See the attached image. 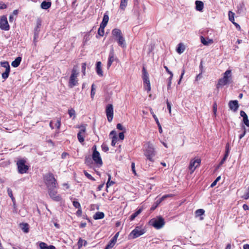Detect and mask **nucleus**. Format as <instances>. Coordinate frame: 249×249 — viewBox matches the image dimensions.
Masks as SVG:
<instances>
[{
  "mask_svg": "<svg viewBox=\"0 0 249 249\" xmlns=\"http://www.w3.org/2000/svg\"><path fill=\"white\" fill-rule=\"evenodd\" d=\"M143 154L147 160L152 162L154 161V158L156 155V151L154 145L150 142H147L146 143Z\"/></svg>",
  "mask_w": 249,
  "mask_h": 249,
  "instance_id": "obj_1",
  "label": "nucleus"
},
{
  "mask_svg": "<svg viewBox=\"0 0 249 249\" xmlns=\"http://www.w3.org/2000/svg\"><path fill=\"white\" fill-rule=\"evenodd\" d=\"M111 36L112 40L116 42L119 46L122 47L124 46V40L123 37V34L121 30L118 28L113 29L111 31Z\"/></svg>",
  "mask_w": 249,
  "mask_h": 249,
  "instance_id": "obj_2",
  "label": "nucleus"
},
{
  "mask_svg": "<svg viewBox=\"0 0 249 249\" xmlns=\"http://www.w3.org/2000/svg\"><path fill=\"white\" fill-rule=\"evenodd\" d=\"M44 180L48 189L57 188V181L52 173H49L44 175Z\"/></svg>",
  "mask_w": 249,
  "mask_h": 249,
  "instance_id": "obj_3",
  "label": "nucleus"
},
{
  "mask_svg": "<svg viewBox=\"0 0 249 249\" xmlns=\"http://www.w3.org/2000/svg\"><path fill=\"white\" fill-rule=\"evenodd\" d=\"M231 79V70H227L223 74L222 78L219 79L216 85V88L219 89L228 84Z\"/></svg>",
  "mask_w": 249,
  "mask_h": 249,
  "instance_id": "obj_4",
  "label": "nucleus"
},
{
  "mask_svg": "<svg viewBox=\"0 0 249 249\" xmlns=\"http://www.w3.org/2000/svg\"><path fill=\"white\" fill-rule=\"evenodd\" d=\"M78 75V72L77 71L76 67L74 66L71 71V73L69 82V86L70 88H72L78 84V80L77 78Z\"/></svg>",
  "mask_w": 249,
  "mask_h": 249,
  "instance_id": "obj_5",
  "label": "nucleus"
},
{
  "mask_svg": "<svg viewBox=\"0 0 249 249\" xmlns=\"http://www.w3.org/2000/svg\"><path fill=\"white\" fill-rule=\"evenodd\" d=\"M146 232L145 229L142 227H136L129 234L128 239H133L136 238Z\"/></svg>",
  "mask_w": 249,
  "mask_h": 249,
  "instance_id": "obj_6",
  "label": "nucleus"
},
{
  "mask_svg": "<svg viewBox=\"0 0 249 249\" xmlns=\"http://www.w3.org/2000/svg\"><path fill=\"white\" fill-rule=\"evenodd\" d=\"M92 149L93 150V153L92 155V158L94 162L97 165L98 167H100L103 165V162L100 156L99 152L97 150L96 145H94Z\"/></svg>",
  "mask_w": 249,
  "mask_h": 249,
  "instance_id": "obj_7",
  "label": "nucleus"
},
{
  "mask_svg": "<svg viewBox=\"0 0 249 249\" xmlns=\"http://www.w3.org/2000/svg\"><path fill=\"white\" fill-rule=\"evenodd\" d=\"M150 224L156 229H161L165 224L164 219L161 217H157L155 218H153L150 221Z\"/></svg>",
  "mask_w": 249,
  "mask_h": 249,
  "instance_id": "obj_8",
  "label": "nucleus"
},
{
  "mask_svg": "<svg viewBox=\"0 0 249 249\" xmlns=\"http://www.w3.org/2000/svg\"><path fill=\"white\" fill-rule=\"evenodd\" d=\"M26 161L24 160L21 159L17 161L18 171L20 174L26 173L29 169L28 165L25 164Z\"/></svg>",
  "mask_w": 249,
  "mask_h": 249,
  "instance_id": "obj_9",
  "label": "nucleus"
},
{
  "mask_svg": "<svg viewBox=\"0 0 249 249\" xmlns=\"http://www.w3.org/2000/svg\"><path fill=\"white\" fill-rule=\"evenodd\" d=\"M200 162L201 160L198 158H195L191 160L188 167L190 171V174H192L196 169L200 165Z\"/></svg>",
  "mask_w": 249,
  "mask_h": 249,
  "instance_id": "obj_10",
  "label": "nucleus"
},
{
  "mask_svg": "<svg viewBox=\"0 0 249 249\" xmlns=\"http://www.w3.org/2000/svg\"><path fill=\"white\" fill-rule=\"evenodd\" d=\"M86 124H82L80 126H77V128L80 129L77 134V139L80 143H83L85 141L86 137L85 132L86 130Z\"/></svg>",
  "mask_w": 249,
  "mask_h": 249,
  "instance_id": "obj_11",
  "label": "nucleus"
},
{
  "mask_svg": "<svg viewBox=\"0 0 249 249\" xmlns=\"http://www.w3.org/2000/svg\"><path fill=\"white\" fill-rule=\"evenodd\" d=\"M56 188H53L48 189V194L50 197L55 201H60L62 199V197L59 195L57 194V191L55 189Z\"/></svg>",
  "mask_w": 249,
  "mask_h": 249,
  "instance_id": "obj_12",
  "label": "nucleus"
},
{
  "mask_svg": "<svg viewBox=\"0 0 249 249\" xmlns=\"http://www.w3.org/2000/svg\"><path fill=\"white\" fill-rule=\"evenodd\" d=\"M1 67L5 68V71L2 73V78L5 80L9 76L10 71V67L8 62L4 61L0 63Z\"/></svg>",
  "mask_w": 249,
  "mask_h": 249,
  "instance_id": "obj_13",
  "label": "nucleus"
},
{
  "mask_svg": "<svg viewBox=\"0 0 249 249\" xmlns=\"http://www.w3.org/2000/svg\"><path fill=\"white\" fill-rule=\"evenodd\" d=\"M106 113L109 122L112 121L113 118V107L111 104H108L106 108Z\"/></svg>",
  "mask_w": 249,
  "mask_h": 249,
  "instance_id": "obj_14",
  "label": "nucleus"
},
{
  "mask_svg": "<svg viewBox=\"0 0 249 249\" xmlns=\"http://www.w3.org/2000/svg\"><path fill=\"white\" fill-rule=\"evenodd\" d=\"M0 28L5 31H8L10 29L6 16L1 17L0 18Z\"/></svg>",
  "mask_w": 249,
  "mask_h": 249,
  "instance_id": "obj_15",
  "label": "nucleus"
},
{
  "mask_svg": "<svg viewBox=\"0 0 249 249\" xmlns=\"http://www.w3.org/2000/svg\"><path fill=\"white\" fill-rule=\"evenodd\" d=\"M173 196V195H172V194L165 195L163 196L161 198H160L159 199L157 200L155 202V203L153 204V205L151 208V210H154L162 201L164 200L166 198H167L168 197H171Z\"/></svg>",
  "mask_w": 249,
  "mask_h": 249,
  "instance_id": "obj_16",
  "label": "nucleus"
},
{
  "mask_svg": "<svg viewBox=\"0 0 249 249\" xmlns=\"http://www.w3.org/2000/svg\"><path fill=\"white\" fill-rule=\"evenodd\" d=\"M109 137L112 139L111 145L114 146L117 142H118L120 141H118L119 137L117 136V132L115 130H112L109 134Z\"/></svg>",
  "mask_w": 249,
  "mask_h": 249,
  "instance_id": "obj_17",
  "label": "nucleus"
},
{
  "mask_svg": "<svg viewBox=\"0 0 249 249\" xmlns=\"http://www.w3.org/2000/svg\"><path fill=\"white\" fill-rule=\"evenodd\" d=\"M115 60V57L114 56V50L112 48L109 52L108 59L107 61V67L108 69L111 65H112L113 62Z\"/></svg>",
  "mask_w": 249,
  "mask_h": 249,
  "instance_id": "obj_18",
  "label": "nucleus"
},
{
  "mask_svg": "<svg viewBox=\"0 0 249 249\" xmlns=\"http://www.w3.org/2000/svg\"><path fill=\"white\" fill-rule=\"evenodd\" d=\"M230 108L234 112H236L239 107V105L237 100L230 101L229 103Z\"/></svg>",
  "mask_w": 249,
  "mask_h": 249,
  "instance_id": "obj_19",
  "label": "nucleus"
},
{
  "mask_svg": "<svg viewBox=\"0 0 249 249\" xmlns=\"http://www.w3.org/2000/svg\"><path fill=\"white\" fill-rule=\"evenodd\" d=\"M52 2L50 0H44L42 2L40 7L42 9L47 10L51 7Z\"/></svg>",
  "mask_w": 249,
  "mask_h": 249,
  "instance_id": "obj_20",
  "label": "nucleus"
},
{
  "mask_svg": "<svg viewBox=\"0 0 249 249\" xmlns=\"http://www.w3.org/2000/svg\"><path fill=\"white\" fill-rule=\"evenodd\" d=\"M196 9L197 11L201 12L204 8V3L202 1L196 0L195 1Z\"/></svg>",
  "mask_w": 249,
  "mask_h": 249,
  "instance_id": "obj_21",
  "label": "nucleus"
},
{
  "mask_svg": "<svg viewBox=\"0 0 249 249\" xmlns=\"http://www.w3.org/2000/svg\"><path fill=\"white\" fill-rule=\"evenodd\" d=\"M101 62L98 61L96 63V71L97 74L100 76H103V73L101 69Z\"/></svg>",
  "mask_w": 249,
  "mask_h": 249,
  "instance_id": "obj_22",
  "label": "nucleus"
},
{
  "mask_svg": "<svg viewBox=\"0 0 249 249\" xmlns=\"http://www.w3.org/2000/svg\"><path fill=\"white\" fill-rule=\"evenodd\" d=\"M39 248L40 249H55V247L53 245L48 246L44 242H40L39 243Z\"/></svg>",
  "mask_w": 249,
  "mask_h": 249,
  "instance_id": "obj_23",
  "label": "nucleus"
},
{
  "mask_svg": "<svg viewBox=\"0 0 249 249\" xmlns=\"http://www.w3.org/2000/svg\"><path fill=\"white\" fill-rule=\"evenodd\" d=\"M21 57H17L14 61L12 62V66L14 68L18 67L21 61Z\"/></svg>",
  "mask_w": 249,
  "mask_h": 249,
  "instance_id": "obj_24",
  "label": "nucleus"
},
{
  "mask_svg": "<svg viewBox=\"0 0 249 249\" xmlns=\"http://www.w3.org/2000/svg\"><path fill=\"white\" fill-rule=\"evenodd\" d=\"M204 213L205 211L203 209H198L195 212L196 217L200 216V220H202L203 219V217L201 216L204 214Z\"/></svg>",
  "mask_w": 249,
  "mask_h": 249,
  "instance_id": "obj_25",
  "label": "nucleus"
},
{
  "mask_svg": "<svg viewBox=\"0 0 249 249\" xmlns=\"http://www.w3.org/2000/svg\"><path fill=\"white\" fill-rule=\"evenodd\" d=\"M201 43L204 45H208L213 43V40L212 39H208L207 40L202 36L200 37Z\"/></svg>",
  "mask_w": 249,
  "mask_h": 249,
  "instance_id": "obj_26",
  "label": "nucleus"
},
{
  "mask_svg": "<svg viewBox=\"0 0 249 249\" xmlns=\"http://www.w3.org/2000/svg\"><path fill=\"white\" fill-rule=\"evenodd\" d=\"M105 216L104 213L98 212L93 215V218L95 220L103 219Z\"/></svg>",
  "mask_w": 249,
  "mask_h": 249,
  "instance_id": "obj_27",
  "label": "nucleus"
},
{
  "mask_svg": "<svg viewBox=\"0 0 249 249\" xmlns=\"http://www.w3.org/2000/svg\"><path fill=\"white\" fill-rule=\"evenodd\" d=\"M176 50L179 54L182 53L185 50L184 45L182 43H179Z\"/></svg>",
  "mask_w": 249,
  "mask_h": 249,
  "instance_id": "obj_28",
  "label": "nucleus"
},
{
  "mask_svg": "<svg viewBox=\"0 0 249 249\" xmlns=\"http://www.w3.org/2000/svg\"><path fill=\"white\" fill-rule=\"evenodd\" d=\"M142 209L140 208L136 212L133 213L130 216V220L131 221L133 220L142 211Z\"/></svg>",
  "mask_w": 249,
  "mask_h": 249,
  "instance_id": "obj_29",
  "label": "nucleus"
},
{
  "mask_svg": "<svg viewBox=\"0 0 249 249\" xmlns=\"http://www.w3.org/2000/svg\"><path fill=\"white\" fill-rule=\"evenodd\" d=\"M42 24V20L40 18H38L36 20V26L35 29V32H39L40 28Z\"/></svg>",
  "mask_w": 249,
  "mask_h": 249,
  "instance_id": "obj_30",
  "label": "nucleus"
},
{
  "mask_svg": "<svg viewBox=\"0 0 249 249\" xmlns=\"http://www.w3.org/2000/svg\"><path fill=\"white\" fill-rule=\"evenodd\" d=\"M21 228L22 231L25 233L29 232V225L27 223H23L21 225Z\"/></svg>",
  "mask_w": 249,
  "mask_h": 249,
  "instance_id": "obj_31",
  "label": "nucleus"
},
{
  "mask_svg": "<svg viewBox=\"0 0 249 249\" xmlns=\"http://www.w3.org/2000/svg\"><path fill=\"white\" fill-rule=\"evenodd\" d=\"M95 94V86L94 84L91 85L90 97L92 99L94 98V96Z\"/></svg>",
  "mask_w": 249,
  "mask_h": 249,
  "instance_id": "obj_32",
  "label": "nucleus"
},
{
  "mask_svg": "<svg viewBox=\"0 0 249 249\" xmlns=\"http://www.w3.org/2000/svg\"><path fill=\"white\" fill-rule=\"evenodd\" d=\"M242 128H243V133H242V134H241L239 135V139H240V140H241V139H242V138L244 137V136L245 135V134H246V133L247 131H248V129H246V128H245V125H243H243H242Z\"/></svg>",
  "mask_w": 249,
  "mask_h": 249,
  "instance_id": "obj_33",
  "label": "nucleus"
},
{
  "mask_svg": "<svg viewBox=\"0 0 249 249\" xmlns=\"http://www.w3.org/2000/svg\"><path fill=\"white\" fill-rule=\"evenodd\" d=\"M234 13H233L231 11H230L229 12V20L230 21H231V22H233L234 21Z\"/></svg>",
  "mask_w": 249,
  "mask_h": 249,
  "instance_id": "obj_34",
  "label": "nucleus"
},
{
  "mask_svg": "<svg viewBox=\"0 0 249 249\" xmlns=\"http://www.w3.org/2000/svg\"><path fill=\"white\" fill-rule=\"evenodd\" d=\"M243 122L244 124L248 128V130L249 132V120L248 119V117L243 118Z\"/></svg>",
  "mask_w": 249,
  "mask_h": 249,
  "instance_id": "obj_35",
  "label": "nucleus"
},
{
  "mask_svg": "<svg viewBox=\"0 0 249 249\" xmlns=\"http://www.w3.org/2000/svg\"><path fill=\"white\" fill-rule=\"evenodd\" d=\"M143 86L145 90H147L148 92L151 90V85L150 82L143 84Z\"/></svg>",
  "mask_w": 249,
  "mask_h": 249,
  "instance_id": "obj_36",
  "label": "nucleus"
},
{
  "mask_svg": "<svg viewBox=\"0 0 249 249\" xmlns=\"http://www.w3.org/2000/svg\"><path fill=\"white\" fill-rule=\"evenodd\" d=\"M229 154H228L227 153H225L224 157L221 160V161L220 162V163L218 165V167H220V166H221L225 162V161L227 160L228 157L229 156Z\"/></svg>",
  "mask_w": 249,
  "mask_h": 249,
  "instance_id": "obj_37",
  "label": "nucleus"
},
{
  "mask_svg": "<svg viewBox=\"0 0 249 249\" xmlns=\"http://www.w3.org/2000/svg\"><path fill=\"white\" fill-rule=\"evenodd\" d=\"M61 125V119L60 118H57L56 122L54 123V126L56 127L58 129L60 128Z\"/></svg>",
  "mask_w": 249,
  "mask_h": 249,
  "instance_id": "obj_38",
  "label": "nucleus"
},
{
  "mask_svg": "<svg viewBox=\"0 0 249 249\" xmlns=\"http://www.w3.org/2000/svg\"><path fill=\"white\" fill-rule=\"evenodd\" d=\"M108 181L107 183V188L109 186L113 185L114 183V182L113 181H110V179H111V176L110 175H108Z\"/></svg>",
  "mask_w": 249,
  "mask_h": 249,
  "instance_id": "obj_39",
  "label": "nucleus"
},
{
  "mask_svg": "<svg viewBox=\"0 0 249 249\" xmlns=\"http://www.w3.org/2000/svg\"><path fill=\"white\" fill-rule=\"evenodd\" d=\"M68 113H69L70 117H71L72 116H73V118L75 117V111L73 109L71 108V109H69L68 110Z\"/></svg>",
  "mask_w": 249,
  "mask_h": 249,
  "instance_id": "obj_40",
  "label": "nucleus"
},
{
  "mask_svg": "<svg viewBox=\"0 0 249 249\" xmlns=\"http://www.w3.org/2000/svg\"><path fill=\"white\" fill-rule=\"evenodd\" d=\"M108 20H109L108 15L107 14V12H106L104 15L102 21L107 23Z\"/></svg>",
  "mask_w": 249,
  "mask_h": 249,
  "instance_id": "obj_41",
  "label": "nucleus"
},
{
  "mask_svg": "<svg viewBox=\"0 0 249 249\" xmlns=\"http://www.w3.org/2000/svg\"><path fill=\"white\" fill-rule=\"evenodd\" d=\"M84 174L85 175V176L88 178L89 179H90L91 180H95V179L93 177H92L86 171H84Z\"/></svg>",
  "mask_w": 249,
  "mask_h": 249,
  "instance_id": "obj_42",
  "label": "nucleus"
},
{
  "mask_svg": "<svg viewBox=\"0 0 249 249\" xmlns=\"http://www.w3.org/2000/svg\"><path fill=\"white\" fill-rule=\"evenodd\" d=\"M72 204H73V206L75 208H77V209H79L80 208H81V205L77 201H76V200H73L72 201Z\"/></svg>",
  "mask_w": 249,
  "mask_h": 249,
  "instance_id": "obj_43",
  "label": "nucleus"
},
{
  "mask_svg": "<svg viewBox=\"0 0 249 249\" xmlns=\"http://www.w3.org/2000/svg\"><path fill=\"white\" fill-rule=\"evenodd\" d=\"M120 231L117 232L115 235L113 236V237L111 239V241L112 242H114L115 244L116 243L117 241V239L119 235Z\"/></svg>",
  "mask_w": 249,
  "mask_h": 249,
  "instance_id": "obj_44",
  "label": "nucleus"
},
{
  "mask_svg": "<svg viewBox=\"0 0 249 249\" xmlns=\"http://www.w3.org/2000/svg\"><path fill=\"white\" fill-rule=\"evenodd\" d=\"M115 244L114 242H112V241L110 240L105 249H110L114 246Z\"/></svg>",
  "mask_w": 249,
  "mask_h": 249,
  "instance_id": "obj_45",
  "label": "nucleus"
},
{
  "mask_svg": "<svg viewBox=\"0 0 249 249\" xmlns=\"http://www.w3.org/2000/svg\"><path fill=\"white\" fill-rule=\"evenodd\" d=\"M173 75H171L170 77L168 78V85H167V89H169L171 88V84H172V80L173 78Z\"/></svg>",
  "mask_w": 249,
  "mask_h": 249,
  "instance_id": "obj_46",
  "label": "nucleus"
},
{
  "mask_svg": "<svg viewBox=\"0 0 249 249\" xmlns=\"http://www.w3.org/2000/svg\"><path fill=\"white\" fill-rule=\"evenodd\" d=\"M104 29L99 27L98 30V35L101 36H103L104 35Z\"/></svg>",
  "mask_w": 249,
  "mask_h": 249,
  "instance_id": "obj_47",
  "label": "nucleus"
},
{
  "mask_svg": "<svg viewBox=\"0 0 249 249\" xmlns=\"http://www.w3.org/2000/svg\"><path fill=\"white\" fill-rule=\"evenodd\" d=\"M221 179V177L220 176H219L211 184V187H214V186L216 185L217 182Z\"/></svg>",
  "mask_w": 249,
  "mask_h": 249,
  "instance_id": "obj_48",
  "label": "nucleus"
},
{
  "mask_svg": "<svg viewBox=\"0 0 249 249\" xmlns=\"http://www.w3.org/2000/svg\"><path fill=\"white\" fill-rule=\"evenodd\" d=\"M101 147L102 150L104 151V152H107L109 150L108 147L106 144H102Z\"/></svg>",
  "mask_w": 249,
  "mask_h": 249,
  "instance_id": "obj_49",
  "label": "nucleus"
},
{
  "mask_svg": "<svg viewBox=\"0 0 249 249\" xmlns=\"http://www.w3.org/2000/svg\"><path fill=\"white\" fill-rule=\"evenodd\" d=\"M119 139L118 141H121V142H122L123 140H124V133L123 132H120L119 134Z\"/></svg>",
  "mask_w": 249,
  "mask_h": 249,
  "instance_id": "obj_50",
  "label": "nucleus"
},
{
  "mask_svg": "<svg viewBox=\"0 0 249 249\" xmlns=\"http://www.w3.org/2000/svg\"><path fill=\"white\" fill-rule=\"evenodd\" d=\"M142 77H148L149 76V74H148V72L146 71V70L144 67H143V68H142Z\"/></svg>",
  "mask_w": 249,
  "mask_h": 249,
  "instance_id": "obj_51",
  "label": "nucleus"
},
{
  "mask_svg": "<svg viewBox=\"0 0 249 249\" xmlns=\"http://www.w3.org/2000/svg\"><path fill=\"white\" fill-rule=\"evenodd\" d=\"M213 114L214 116H216V111H217V104L215 102L213 103Z\"/></svg>",
  "mask_w": 249,
  "mask_h": 249,
  "instance_id": "obj_52",
  "label": "nucleus"
},
{
  "mask_svg": "<svg viewBox=\"0 0 249 249\" xmlns=\"http://www.w3.org/2000/svg\"><path fill=\"white\" fill-rule=\"evenodd\" d=\"M86 69V63H83L82 64V72L84 75H85V71Z\"/></svg>",
  "mask_w": 249,
  "mask_h": 249,
  "instance_id": "obj_53",
  "label": "nucleus"
},
{
  "mask_svg": "<svg viewBox=\"0 0 249 249\" xmlns=\"http://www.w3.org/2000/svg\"><path fill=\"white\" fill-rule=\"evenodd\" d=\"M243 198L245 199H248L249 198V186L247 189V192L242 197Z\"/></svg>",
  "mask_w": 249,
  "mask_h": 249,
  "instance_id": "obj_54",
  "label": "nucleus"
},
{
  "mask_svg": "<svg viewBox=\"0 0 249 249\" xmlns=\"http://www.w3.org/2000/svg\"><path fill=\"white\" fill-rule=\"evenodd\" d=\"M131 170H132L133 174L135 175H136V170H135V163L134 162H132L131 163Z\"/></svg>",
  "mask_w": 249,
  "mask_h": 249,
  "instance_id": "obj_55",
  "label": "nucleus"
},
{
  "mask_svg": "<svg viewBox=\"0 0 249 249\" xmlns=\"http://www.w3.org/2000/svg\"><path fill=\"white\" fill-rule=\"evenodd\" d=\"M167 107L168 109L169 112L170 114L171 113V104L167 100Z\"/></svg>",
  "mask_w": 249,
  "mask_h": 249,
  "instance_id": "obj_56",
  "label": "nucleus"
},
{
  "mask_svg": "<svg viewBox=\"0 0 249 249\" xmlns=\"http://www.w3.org/2000/svg\"><path fill=\"white\" fill-rule=\"evenodd\" d=\"M7 193H8V196H9V197L10 198L12 197V196H13V193H12V191L9 188H8L7 189Z\"/></svg>",
  "mask_w": 249,
  "mask_h": 249,
  "instance_id": "obj_57",
  "label": "nucleus"
},
{
  "mask_svg": "<svg viewBox=\"0 0 249 249\" xmlns=\"http://www.w3.org/2000/svg\"><path fill=\"white\" fill-rule=\"evenodd\" d=\"M142 78L143 80V84L148 83V82H150L149 76L148 77H142Z\"/></svg>",
  "mask_w": 249,
  "mask_h": 249,
  "instance_id": "obj_58",
  "label": "nucleus"
},
{
  "mask_svg": "<svg viewBox=\"0 0 249 249\" xmlns=\"http://www.w3.org/2000/svg\"><path fill=\"white\" fill-rule=\"evenodd\" d=\"M240 116L243 117V119L248 117L246 112L243 110H241L240 112Z\"/></svg>",
  "mask_w": 249,
  "mask_h": 249,
  "instance_id": "obj_59",
  "label": "nucleus"
},
{
  "mask_svg": "<svg viewBox=\"0 0 249 249\" xmlns=\"http://www.w3.org/2000/svg\"><path fill=\"white\" fill-rule=\"evenodd\" d=\"M7 8V6L4 3L0 2V9H4Z\"/></svg>",
  "mask_w": 249,
  "mask_h": 249,
  "instance_id": "obj_60",
  "label": "nucleus"
},
{
  "mask_svg": "<svg viewBox=\"0 0 249 249\" xmlns=\"http://www.w3.org/2000/svg\"><path fill=\"white\" fill-rule=\"evenodd\" d=\"M164 68L165 69L166 72L167 73H168L170 75V76L171 75H173V74L172 72L169 70V69L168 68V67L167 66H164Z\"/></svg>",
  "mask_w": 249,
  "mask_h": 249,
  "instance_id": "obj_61",
  "label": "nucleus"
},
{
  "mask_svg": "<svg viewBox=\"0 0 249 249\" xmlns=\"http://www.w3.org/2000/svg\"><path fill=\"white\" fill-rule=\"evenodd\" d=\"M107 23H106V22H104L103 21H102V22L101 23L100 25V27L101 28H103L105 29V28L106 27L107 25Z\"/></svg>",
  "mask_w": 249,
  "mask_h": 249,
  "instance_id": "obj_62",
  "label": "nucleus"
},
{
  "mask_svg": "<svg viewBox=\"0 0 249 249\" xmlns=\"http://www.w3.org/2000/svg\"><path fill=\"white\" fill-rule=\"evenodd\" d=\"M152 116H153V118H154V120L156 121V124H157V125L159 124H160L159 121V120H158L157 117L156 116V115L154 114V113H152Z\"/></svg>",
  "mask_w": 249,
  "mask_h": 249,
  "instance_id": "obj_63",
  "label": "nucleus"
},
{
  "mask_svg": "<svg viewBox=\"0 0 249 249\" xmlns=\"http://www.w3.org/2000/svg\"><path fill=\"white\" fill-rule=\"evenodd\" d=\"M82 209H81V207L79 209H78V210L76 212V214L78 216H81L82 214Z\"/></svg>",
  "mask_w": 249,
  "mask_h": 249,
  "instance_id": "obj_64",
  "label": "nucleus"
}]
</instances>
